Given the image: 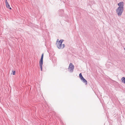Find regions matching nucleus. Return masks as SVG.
Masks as SVG:
<instances>
[{"label": "nucleus", "instance_id": "39448f33", "mask_svg": "<svg viewBox=\"0 0 125 125\" xmlns=\"http://www.w3.org/2000/svg\"><path fill=\"white\" fill-rule=\"evenodd\" d=\"M63 13V11L62 10H60L58 11V13L60 16H62Z\"/></svg>", "mask_w": 125, "mask_h": 125}, {"label": "nucleus", "instance_id": "7ed1b4c3", "mask_svg": "<svg viewBox=\"0 0 125 125\" xmlns=\"http://www.w3.org/2000/svg\"><path fill=\"white\" fill-rule=\"evenodd\" d=\"M74 67V66L72 63H70L68 67V71L70 73H72L73 71Z\"/></svg>", "mask_w": 125, "mask_h": 125}, {"label": "nucleus", "instance_id": "20e7f679", "mask_svg": "<svg viewBox=\"0 0 125 125\" xmlns=\"http://www.w3.org/2000/svg\"><path fill=\"white\" fill-rule=\"evenodd\" d=\"M43 54L42 53V55L41 59L39 62V64L40 68L41 71H42V66L43 63Z\"/></svg>", "mask_w": 125, "mask_h": 125}, {"label": "nucleus", "instance_id": "423d86ee", "mask_svg": "<svg viewBox=\"0 0 125 125\" xmlns=\"http://www.w3.org/2000/svg\"><path fill=\"white\" fill-rule=\"evenodd\" d=\"M81 80L82 81L83 83H85V84H87V80L84 79V78Z\"/></svg>", "mask_w": 125, "mask_h": 125}, {"label": "nucleus", "instance_id": "1a4fd4ad", "mask_svg": "<svg viewBox=\"0 0 125 125\" xmlns=\"http://www.w3.org/2000/svg\"><path fill=\"white\" fill-rule=\"evenodd\" d=\"M6 7L8 8H9L10 7V5L8 2L6 3Z\"/></svg>", "mask_w": 125, "mask_h": 125}, {"label": "nucleus", "instance_id": "f03ea898", "mask_svg": "<svg viewBox=\"0 0 125 125\" xmlns=\"http://www.w3.org/2000/svg\"><path fill=\"white\" fill-rule=\"evenodd\" d=\"M63 41V40L61 39L58 42L56 43L58 49H62V44Z\"/></svg>", "mask_w": 125, "mask_h": 125}, {"label": "nucleus", "instance_id": "4468645a", "mask_svg": "<svg viewBox=\"0 0 125 125\" xmlns=\"http://www.w3.org/2000/svg\"><path fill=\"white\" fill-rule=\"evenodd\" d=\"M9 9L10 10H11V7H9Z\"/></svg>", "mask_w": 125, "mask_h": 125}, {"label": "nucleus", "instance_id": "6e6552de", "mask_svg": "<svg viewBox=\"0 0 125 125\" xmlns=\"http://www.w3.org/2000/svg\"><path fill=\"white\" fill-rule=\"evenodd\" d=\"M79 76L81 80L83 78V77L82 76V75L81 73H80L79 74Z\"/></svg>", "mask_w": 125, "mask_h": 125}, {"label": "nucleus", "instance_id": "ddd939ff", "mask_svg": "<svg viewBox=\"0 0 125 125\" xmlns=\"http://www.w3.org/2000/svg\"><path fill=\"white\" fill-rule=\"evenodd\" d=\"M58 39L57 40V41H56V42H57L56 43H57L58 42H58Z\"/></svg>", "mask_w": 125, "mask_h": 125}, {"label": "nucleus", "instance_id": "f8f14e48", "mask_svg": "<svg viewBox=\"0 0 125 125\" xmlns=\"http://www.w3.org/2000/svg\"><path fill=\"white\" fill-rule=\"evenodd\" d=\"M8 2H7V0H5V3H8Z\"/></svg>", "mask_w": 125, "mask_h": 125}, {"label": "nucleus", "instance_id": "f257e3e1", "mask_svg": "<svg viewBox=\"0 0 125 125\" xmlns=\"http://www.w3.org/2000/svg\"><path fill=\"white\" fill-rule=\"evenodd\" d=\"M124 3L123 2H120L118 4V5L119 6L116 10V11L118 16H121L123 12L124 9Z\"/></svg>", "mask_w": 125, "mask_h": 125}, {"label": "nucleus", "instance_id": "9b49d317", "mask_svg": "<svg viewBox=\"0 0 125 125\" xmlns=\"http://www.w3.org/2000/svg\"><path fill=\"white\" fill-rule=\"evenodd\" d=\"M12 73L13 75H14L15 74V71H13Z\"/></svg>", "mask_w": 125, "mask_h": 125}, {"label": "nucleus", "instance_id": "9d476101", "mask_svg": "<svg viewBox=\"0 0 125 125\" xmlns=\"http://www.w3.org/2000/svg\"><path fill=\"white\" fill-rule=\"evenodd\" d=\"M65 45L64 44H62V49H63L65 47Z\"/></svg>", "mask_w": 125, "mask_h": 125}, {"label": "nucleus", "instance_id": "0eeeda50", "mask_svg": "<svg viewBox=\"0 0 125 125\" xmlns=\"http://www.w3.org/2000/svg\"><path fill=\"white\" fill-rule=\"evenodd\" d=\"M122 82L125 84V77H123L121 79Z\"/></svg>", "mask_w": 125, "mask_h": 125}]
</instances>
